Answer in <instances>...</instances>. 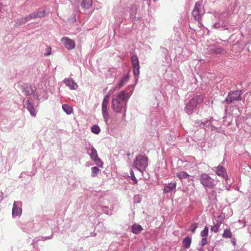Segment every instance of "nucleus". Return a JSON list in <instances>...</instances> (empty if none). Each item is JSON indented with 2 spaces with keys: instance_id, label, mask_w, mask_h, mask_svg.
Listing matches in <instances>:
<instances>
[{
  "instance_id": "f257e3e1",
  "label": "nucleus",
  "mask_w": 251,
  "mask_h": 251,
  "mask_svg": "<svg viewBox=\"0 0 251 251\" xmlns=\"http://www.w3.org/2000/svg\"><path fill=\"white\" fill-rule=\"evenodd\" d=\"M128 97L125 90H123L117 95L112 96V106L116 113H122V117H126V101Z\"/></svg>"
},
{
  "instance_id": "f03ea898",
  "label": "nucleus",
  "mask_w": 251,
  "mask_h": 251,
  "mask_svg": "<svg viewBox=\"0 0 251 251\" xmlns=\"http://www.w3.org/2000/svg\"><path fill=\"white\" fill-rule=\"evenodd\" d=\"M204 98V96L200 94L194 95L189 100H186L184 107L185 112L188 115H191L197 106L203 102Z\"/></svg>"
},
{
  "instance_id": "7ed1b4c3",
  "label": "nucleus",
  "mask_w": 251,
  "mask_h": 251,
  "mask_svg": "<svg viewBox=\"0 0 251 251\" xmlns=\"http://www.w3.org/2000/svg\"><path fill=\"white\" fill-rule=\"evenodd\" d=\"M148 165V158L147 156L139 154L135 157L133 162V166L141 172L145 170Z\"/></svg>"
},
{
  "instance_id": "20e7f679",
  "label": "nucleus",
  "mask_w": 251,
  "mask_h": 251,
  "mask_svg": "<svg viewBox=\"0 0 251 251\" xmlns=\"http://www.w3.org/2000/svg\"><path fill=\"white\" fill-rule=\"evenodd\" d=\"M87 153L90 156L91 159L94 161L95 164L99 167H103V163L98 157L97 150L93 145L89 144V147H86Z\"/></svg>"
},
{
  "instance_id": "39448f33",
  "label": "nucleus",
  "mask_w": 251,
  "mask_h": 251,
  "mask_svg": "<svg viewBox=\"0 0 251 251\" xmlns=\"http://www.w3.org/2000/svg\"><path fill=\"white\" fill-rule=\"evenodd\" d=\"M200 181L204 188H213L215 185V180L204 173L201 174Z\"/></svg>"
},
{
  "instance_id": "423d86ee",
  "label": "nucleus",
  "mask_w": 251,
  "mask_h": 251,
  "mask_svg": "<svg viewBox=\"0 0 251 251\" xmlns=\"http://www.w3.org/2000/svg\"><path fill=\"white\" fill-rule=\"evenodd\" d=\"M243 92L242 90H234L229 92L226 97L225 102L229 104L234 101H240L242 100L241 95Z\"/></svg>"
},
{
  "instance_id": "0eeeda50",
  "label": "nucleus",
  "mask_w": 251,
  "mask_h": 251,
  "mask_svg": "<svg viewBox=\"0 0 251 251\" xmlns=\"http://www.w3.org/2000/svg\"><path fill=\"white\" fill-rule=\"evenodd\" d=\"M131 62L133 68V74L135 79V83L138 81L140 67L139 65V61L137 55L134 54L131 56Z\"/></svg>"
},
{
  "instance_id": "6e6552de",
  "label": "nucleus",
  "mask_w": 251,
  "mask_h": 251,
  "mask_svg": "<svg viewBox=\"0 0 251 251\" xmlns=\"http://www.w3.org/2000/svg\"><path fill=\"white\" fill-rule=\"evenodd\" d=\"M23 104L24 107L28 110L30 115L32 117H35L37 113V107L38 104L35 106L31 101L29 98H27V99L24 98L23 100Z\"/></svg>"
},
{
  "instance_id": "1a4fd4ad",
  "label": "nucleus",
  "mask_w": 251,
  "mask_h": 251,
  "mask_svg": "<svg viewBox=\"0 0 251 251\" xmlns=\"http://www.w3.org/2000/svg\"><path fill=\"white\" fill-rule=\"evenodd\" d=\"M203 8L201 3L200 1L196 2L194 8L192 11V14L194 19L196 21H199L201 19V15L203 14Z\"/></svg>"
},
{
  "instance_id": "9d476101",
  "label": "nucleus",
  "mask_w": 251,
  "mask_h": 251,
  "mask_svg": "<svg viewBox=\"0 0 251 251\" xmlns=\"http://www.w3.org/2000/svg\"><path fill=\"white\" fill-rule=\"evenodd\" d=\"M21 229L24 232L29 233L38 230L39 227L38 224H34L32 222H28L25 225H22Z\"/></svg>"
},
{
  "instance_id": "9b49d317",
  "label": "nucleus",
  "mask_w": 251,
  "mask_h": 251,
  "mask_svg": "<svg viewBox=\"0 0 251 251\" xmlns=\"http://www.w3.org/2000/svg\"><path fill=\"white\" fill-rule=\"evenodd\" d=\"M211 123L212 122L210 120H208L206 118L202 120H196L194 122V126L200 128L213 127Z\"/></svg>"
},
{
  "instance_id": "f8f14e48",
  "label": "nucleus",
  "mask_w": 251,
  "mask_h": 251,
  "mask_svg": "<svg viewBox=\"0 0 251 251\" xmlns=\"http://www.w3.org/2000/svg\"><path fill=\"white\" fill-rule=\"evenodd\" d=\"M22 202L20 201H14L12 208V215L14 217H20L22 214Z\"/></svg>"
},
{
  "instance_id": "ddd939ff",
  "label": "nucleus",
  "mask_w": 251,
  "mask_h": 251,
  "mask_svg": "<svg viewBox=\"0 0 251 251\" xmlns=\"http://www.w3.org/2000/svg\"><path fill=\"white\" fill-rule=\"evenodd\" d=\"M63 82L67 87H69L70 90H75L78 87L77 84L72 77L65 78L63 80Z\"/></svg>"
},
{
  "instance_id": "4468645a",
  "label": "nucleus",
  "mask_w": 251,
  "mask_h": 251,
  "mask_svg": "<svg viewBox=\"0 0 251 251\" xmlns=\"http://www.w3.org/2000/svg\"><path fill=\"white\" fill-rule=\"evenodd\" d=\"M216 174L219 176L224 178L226 182L228 183V177L227 175L226 169L222 166L219 165L216 167Z\"/></svg>"
},
{
  "instance_id": "2eb2a0df",
  "label": "nucleus",
  "mask_w": 251,
  "mask_h": 251,
  "mask_svg": "<svg viewBox=\"0 0 251 251\" xmlns=\"http://www.w3.org/2000/svg\"><path fill=\"white\" fill-rule=\"evenodd\" d=\"M228 23L229 22L227 20H221L219 19V21L214 24L212 26L215 29L223 28L224 30H228Z\"/></svg>"
},
{
  "instance_id": "dca6fc26",
  "label": "nucleus",
  "mask_w": 251,
  "mask_h": 251,
  "mask_svg": "<svg viewBox=\"0 0 251 251\" xmlns=\"http://www.w3.org/2000/svg\"><path fill=\"white\" fill-rule=\"evenodd\" d=\"M61 41L63 43L65 47L68 50H72L75 47V41L67 37H63Z\"/></svg>"
},
{
  "instance_id": "f3484780",
  "label": "nucleus",
  "mask_w": 251,
  "mask_h": 251,
  "mask_svg": "<svg viewBox=\"0 0 251 251\" xmlns=\"http://www.w3.org/2000/svg\"><path fill=\"white\" fill-rule=\"evenodd\" d=\"M176 187V182H172L164 184V187L163 190V193L167 194L169 193L175 191Z\"/></svg>"
},
{
  "instance_id": "a211bd4d",
  "label": "nucleus",
  "mask_w": 251,
  "mask_h": 251,
  "mask_svg": "<svg viewBox=\"0 0 251 251\" xmlns=\"http://www.w3.org/2000/svg\"><path fill=\"white\" fill-rule=\"evenodd\" d=\"M21 89L22 90L23 92L26 96H30L32 94V93H33V88L31 85H29L27 84H24V85H22Z\"/></svg>"
},
{
  "instance_id": "6ab92c4d",
  "label": "nucleus",
  "mask_w": 251,
  "mask_h": 251,
  "mask_svg": "<svg viewBox=\"0 0 251 251\" xmlns=\"http://www.w3.org/2000/svg\"><path fill=\"white\" fill-rule=\"evenodd\" d=\"M54 221L52 218H49L47 216H44L40 221V224L44 226H50L53 225Z\"/></svg>"
},
{
  "instance_id": "aec40b11",
  "label": "nucleus",
  "mask_w": 251,
  "mask_h": 251,
  "mask_svg": "<svg viewBox=\"0 0 251 251\" xmlns=\"http://www.w3.org/2000/svg\"><path fill=\"white\" fill-rule=\"evenodd\" d=\"M208 196L210 202L212 204H214L216 203V202L217 201V192L215 190H213L211 192L209 193Z\"/></svg>"
},
{
  "instance_id": "412c9836",
  "label": "nucleus",
  "mask_w": 251,
  "mask_h": 251,
  "mask_svg": "<svg viewBox=\"0 0 251 251\" xmlns=\"http://www.w3.org/2000/svg\"><path fill=\"white\" fill-rule=\"evenodd\" d=\"M129 80V74L127 73L126 74L123 75L120 80V82L118 84V89H120L124 85H125Z\"/></svg>"
},
{
  "instance_id": "4be33fe9",
  "label": "nucleus",
  "mask_w": 251,
  "mask_h": 251,
  "mask_svg": "<svg viewBox=\"0 0 251 251\" xmlns=\"http://www.w3.org/2000/svg\"><path fill=\"white\" fill-rule=\"evenodd\" d=\"M142 230V226L137 224H134L131 227V232L135 234H138Z\"/></svg>"
},
{
  "instance_id": "5701e85b",
  "label": "nucleus",
  "mask_w": 251,
  "mask_h": 251,
  "mask_svg": "<svg viewBox=\"0 0 251 251\" xmlns=\"http://www.w3.org/2000/svg\"><path fill=\"white\" fill-rule=\"evenodd\" d=\"M137 9L138 8L136 5L132 4L131 5L129 11V17L131 19L136 18L135 15L136 14Z\"/></svg>"
},
{
  "instance_id": "b1692460",
  "label": "nucleus",
  "mask_w": 251,
  "mask_h": 251,
  "mask_svg": "<svg viewBox=\"0 0 251 251\" xmlns=\"http://www.w3.org/2000/svg\"><path fill=\"white\" fill-rule=\"evenodd\" d=\"M192 242V238L190 237L187 236L185 237L182 240V244L183 245L185 249H188L190 248L191 246V244Z\"/></svg>"
},
{
  "instance_id": "393cba45",
  "label": "nucleus",
  "mask_w": 251,
  "mask_h": 251,
  "mask_svg": "<svg viewBox=\"0 0 251 251\" xmlns=\"http://www.w3.org/2000/svg\"><path fill=\"white\" fill-rule=\"evenodd\" d=\"M92 4V0H82L81 6L83 9H88L90 8Z\"/></svg>"
},
{
  "instance_id": "a878e982",
  "label": "nucleus",
  "mask_w": 251,
  "mask_h": 251,
  "mask_svg": "<svg viewBox=\"0 0 251 251\" xmlns=\"http://www.w3.org/2000/svg\"><path fill=\"white\" fill-rule=\"evenodd\" d=\"M63 111L67 114L70 115L73 112V108L68 104H63L62 106Z\"/></svg>"
},
{
  "instance_id": "bb28decb",
  "label": "nucleus",
  "mask_w": 251,
  "mask_h": 251,
  "mask_svg": "<svg viewBox=\"0 0 251 251\" xmlns=\"http://www.w3.org/2000/svg\"><path fill=\"white\" fill-rule=\"evenodd\" d=\"M222 237L224 238H232V234L230 228H226L224 230Z\"/></svg>"
},
{
  "instance_id": "cd10ccee",
  "label": "nucleus",
  "mask_w": 251,
  "mask_h": 251,
  "mask_svg": "<svg viewBox=\"0 0 251 251\" xmlns=\"http://www.w3.org/2000/svg\"><path fill=\"white\" fill-rule=\"evenodd\" d=\"M33 15V17L34 19L37 18H43L46 15V11L45 10H41V11H38L36 12H33L32 13Z\"/></svg>"
},
{
  "instance_id": "c85d7f7f",
  "label": "nucleus",
  "mask_w": 251,
  "mask_h": 251,
  "mask_svg": "<svg viewBox=\"0 0 251 251\" xmlns=\"http://www.w3.org/2000/svg\"><path fill=\"white\" fill-rule=\"evenodd\" d=\"M176 176L180 179L189 178V175L186 172L181 171L176 174Z\"/></svg>"
},
{
  "instance_id": "c756f323",
  "label": "nucleus",
  "mask_w": 251,
  "mask_h": 251,
  "mask_svg": "<svg viewBox=\"0 0 251 251\" xmlns=\"http://www.w3.org/2000/svg\"><path fill=\"white\" fill-rule=\"evenodd\" d=\"M229 16L230 12L228 10H226L221 12L219 19L221 20H226V18H227Z\"/></svg>"
},
{
  "instance_id": "7c9ffc66",
  "label": "nucleus",
  "mask_w": 251,
  "mask_h": 251,
  "mask_svg": "<svg viewBox=\"0 0 251 251\" xmlns=\"http://www.w3.org/2000/svg\"><path fill=\"white\" fill-rule=\"evenodd\" d=\"M211 50L212 52L215 54H222L224 51V49L221 47H215Z\"/></svg>"
},
{
  "instance_id": "2f4dec72",
  "label": "nucleus",
  "mask_w": 251,
  "mask_h": 251,
  "mask_svg": "<svg viewBox=\"0 0 251 251\" xmlns=\"http://www.w3.org/2000/svg\"><path fill=\"white\" fill-rule=\"evenodd\" d=\"M100 131V127L97 125H94L91 126V132L92 133L98 134Z\"/></svg>"
},
{
  "instance_id": "473e14b6",
  "label": "nucleus",
  "mask_w": 251,
  "mask_h": 251,
  "mask_svg": "<svg viewBox=\"0 0 251 251\" xmlns=\"http://www.w3.org/2000/svg\"><path fill=\"white\" fill-rule=\"evenodd\" d=\"M99 166H95L91 168L92 171V176L96 177L98 175V173L100 172V169L98 168Z\"/></svg>"
},
{
  "instance_id": "72a5a7b5",
  "label": "nucleus",
  "mask_w": 251,
  "mask_h": 251,
  "mask_svg": "<svg viewBox=\"0 0 251 251\" xmlns=\"http://www.w3.org/2000/svg\"><path fill=\"white\" fill-rule=\"evenodd\" d=\"M208 227L205 226L201 232L200 235L202 237H205L207 236L208 234Z\"/></svg>"
},
{
  "instance_id": "f704fd0d",
  "label": "nucleus",
  "mask_w": 251,
  "mask_h": 251,
  "mask_svg": "<svg viewBox=\"0 0 251 251\" xmlns=\"http://www.w3.org/2000/svg\"><path fill=\"white\" fill-rule=\"evenodd\" d=\"M101 210L103 211V212L107 215H111V211L110 209H109V207L108 206H102L101 207Z\"/></svg>"
},
{
  "instance_id": "c9c22d12",
  "label": "nucleus",
  "mask_w": 251,
  "mask_h": 251,
  "mask_svg": "<svg viewBox=\"0 0 251 251\" xmlns=\"http://www.w3.org/2000/svg\"><path fill=\"white\" fill-rule=\"evenodd\" d=\"M220 227V224L217 223L216 225H214L213 226H211V230L212 232H214L215 233H217L219 231Z\"/></svg>"
},
{
  "instance_id": "e433bc0d",
  "label": "nucleus",
  "mask_w": 251,
  "mask_h": 251,
  "mask_svg": "<svg viewBox=\"0 0 251 251\" xmlns=\"http://www.w3.org/2000/svg\"><path fill=\"white\" fill-rule=\"evenodd\" d=\"M244 121V117H236L235 123L237 127H240V124Z\"/></svg>"
},
{
  "instance_id": "4c0bfd02",
  "label": "nucleus",
  "mask_w": 251,
  "mask_h": 251,
  "mask_svg": "<svg viewBox=\"0 0 251 251\" xmlns=\"http://www.w3.org/2000/svg\"><path fill=\"white\" fill-rule=\"evenodd\" d=\"M130 175L131 179L134 182L135 184H137L138 182L137 179L135 176L134 172L132 170H130Z\"/></svg>"
},
{
  "instance_id": "58836bf2",
  "label": "nucleus",
  "mask_w": 251,
  "mask_h": 251,
  "mask_svg": "<svg viewBox=\"0 0 251 251\" xmlns=\"http://www.w3.org/2000/svg\"><path fill=\"white\" fill-rule=\"evenodd\" d=\"M198 227V224L193 223L189 227V230L192 231L193 233H195L196 229Z\"/></svg>"
},
{
  "instance_id": "ea45409f",
  "label": "nucleus",
  "mask_w": 251,
  "mask_h": 251,
  "mask_svg": "<svg viewBox=\"0 0 251 251\" xmlns=\"http://www.w3.org/2000/svg\"><path fill=\"white\" fill-rule=\"evenodd\" d=\"M23 19H24V20L25 23H26L27 22L30 20L31 19H34V18L33 17V13H31V14L25 16L24 18H23Z\"/></svg>"
},
{
  "instance_id": "a19ab883",
  "label": "nucleus",
  "mask_w": 251,
  "mask_h": 251,
  "mask_svg": "<svg viewBox=\"0 0 251 251\" xmlns=\"http://www.w3.org/2000/svg\"><path fill=\"white\" fill-rule=\"evenodd\" d=\"M102 116L103 117L105 122L106 123V124H107L108 121L111 117L110 115L109 114V113H106V114H102Z\"/></svg>"
},
{
  "instance_id": "79ce46f5",
  "label": "nucleus",
  "mask_w": 251,
  "mask_h": 251,
  "mask_svg": "<svg viewBox=\"0 0 251 251\" xmlns=\"http://www.w3.org/2000/svg\"><path fill=\"white\" fill-rule=\"evenodd\" d=\"M51 49L50 47H47L46 49L45 52L44 53L45 55L48 56L51 54Z\"/></svg>"
},
{
  "instance_id": "37998d69",
  "label": "nucleus",
  "mask_w": 251,
  "mask_h": 251,
  "mask_svg": "<svg viewBox=\"0 0 251 251\" xmlns=\"http://www.w3.org/2000/svg\"><path fill=\"white\" fill-rule=\"evenodd\" d=\"M31 95H33V98L39 101L40 100V98H39L40 95L38 93H36L35 91H34L33 90V93H32Z\"/></svg>"
},
{
  "instance_id": "c03bdc74",
  "label": "nucleus",
  "mask_w": 251,
  "mask_h": 251,
  "mask_svg": "<svg viewBox=\"0 0 251 251\" xmlns=\"http://www.w3.org/2000/svg\"><path fill=\"white\" fill-rule=\"evenodd\" d=\"M207 243V239L205 237H202V238L201 240L200 245L201 246L203 247L205 246Z\"/></svg>"
},
{
  "instance_id": "a18cd8bd",
  "label": "nucleus",
  "mask_w": 251,
  "mask_h": 251,
  "mask_svg": "<svg viewBox=\"0 0 251 251\" xmlns=\"http://www.w3.org/2000/svg\"><path fill=\"white\" fill-rule=\"evenodd\" d=\"M124 19H126V17L124 15H121V17L119 18V19L116 18V20L117 21V24H118L120 25L122 23L123 20Z\"/></svg>"
},
{
  "instance_id": "49530a36",
  "label": "nucleus",
  "mask_w": 251,
  "mask_h": 251,
  "mask_svg": "<svg viewBox=\"0 0 251 251\" xmlns=\"http://www.w3.org/2000/svg\"><path fill=\"white\" fill-rule=\"evenodd\" d=\"M102 114L108 113V106H102Z\"/></svg>"
},
{
  "instance_id": "de8ad7c7",
  "label": "nucleus",
  "mask_w": 251,
  "mask_h": 251,
  "mask_svg": "<svg viewBox=\"0 0 251 251\" xmlns=\"http://www.w3.org/2000/svg\"><path fill=\"white\" fill-rule=\"evenodd\" d=\"M113 91H114V90H113V89L110 90L109 92L105 96L103 99L108 100L110 94H112Z\"/></svg>"
},
{
  "instance_id": "09e8293b",
  "label": "nucleus",
  "mask_w": 251,
  "mask_h": 251,
  "mask_svg": "<svg viewBox=\"0 0 251 251\" xmlns=\"http://www.w3.org/2000/svg\"><path fill=\"white\" fill-rule=\"evenodd\" d=\"M108 102H109V100L103 99V101L102 102L101 106H108Z\"/></svg>"
},
{
  "instance_id": "8fccbe9b",
  "label": "nucleus",
  "mask_w": 251,
  "mask_h": 251,
  "mask_svg": "<svg viewBox=\"0 0 251 251\" xmlns=\"http://www.w3.org/2000/svg\"><path fill=\"white\" fill-rule=\"evenodd\" d=\"M17 21L18 22V23H19L20 25L25 24V21H24V20L23 18H22L21 19H18Z\"/></svg>"
},
{
  "instance_id": "3c124183",
  "label": "nucleus",
  "mask_w": 251,
  "mask_h": 251,
  "mask_svg": "<svg viewBox=\"0 0 251 251\" xmlns=\"http://www.w3.org/2000/svg\"><path fill=\"white\" fill-rule=\"evenodd\" d=\"M231 242L233 246H235L236 245V240L235 238L232 237V240H231Z\"/></svg>"
},
{
  "instance_id": "603ef678",
  "label": "nucleus",
  "mask_w": 251,
  "mask_h": 251,
  "mask_svg": "<svg viewBox=\"0 0 251 251\" xmlns=\"http://www.w3.org/2000/svg\"><path fill=\"white\" fill-rule=\"evenodd\" d=\"M3 199V193L2 192H0V201H2Z\"/></svg>"
},
{
  "instance_id": "864d4df0",
  "label": "nucleus",
  "mask_w": 251,
  "mask_h": 251,
  "mask_svg": "<svg viewBox=\"0 0 251 251\" xmlns=\"http://www.w3.org/2000/svg\"><path fill=\"white\" fill-rule=\"evenodd\" d=\"M20 26L19 23H18V22L17 21H16L15 24H14V27H17L18 26Z\"/></svg>"
},
{
  "instance_id": "5fc2aeb1",
  "label": "nucleus",
  "mask_w": 251,
  "mask_h": 251,
  "mask_svg": "<svg viewBox=\"0 0 251 251\" xmlns=\"http://www.w3.org/2000/svg\"><path fill=\"white\" fill-rule=\"evenodd\" d=\"M135 21H139L141 19V17H136V18H133Z\"/></svg>"
},
{
  "instance_id": "6e6d98bb",
  "label": "nucleus",
  "mask_w": 251,
  "mask_h": 251,
  "mask_svg": "<svg viewBox=\"0 0 251 251\" xmlns=\"http://www.w3.org/2000/svg\"><path fill=\"white\" fill-rule=\"evenodd\" d=\"M24 174H25V173L22 172V173L21 174V175H20V177H23V175H24Z\"/></svg>"
},
{
  "instance_id": "4d7b16f0",
  "label": "nucleus",
  "mask_w": 251,
  "mask_h": 251,
  "mask_svg": "<svg viewBox=\"0 0 251 251\" xmlns=\"http://www.w3.org/2000/svg\"><path fill=\"white\" fill-rule=\"evenodd\" d=\"M75 20H75V17L74 16V17H73V18L72 19V22H75Z\"/></svg>"
},
{
  "instance_id": "13d9d810",
  "label": "nucleus",
  "mask_w": 251,
  "mask_h": 251,
  "mask_svg": "<svg viewBox=\"0 0 251 251\" xmlns=\"http://www.w3.org/2000/svg\"><path fill=\"white\" fill-rule=\"evenodd\" d=\"M198 251H203V248H201L198 250Z\"/></svg>"
},
{
  "instance_id": "bf43d9fd",
  "label": "nucleus",
  "mask_w": 251,
  "mask_h": 251,
  "mask_svg": "<svg viewBox=\"0 0 251 251\" xmlns=\"http://www.w3.org/2000/svg\"><path fill=\"white\" fill-rule=\"evenodd\" d=\"M215 251H221L220 250H219L218 249H216Z\"/></svg>"
},
{
  "instance_id": "052dcab7",
  "label": "nucleus",
  "mask_w": 251,
  "mask_h": 251,
  "mask_svg": "<svg viewBox=\"0 0 251 251\" xmlns=\"http://www.w3.org/2000/svg\"><path fill=\"white\" fill-rule=\"evenodd\" d=\"M136 202H137V203H139V202H140V200H139V201H136Z\"/></svg>"
},
{
  "instance_id": "680f3d73",
  "label": "nucleus",
  "mask_w": 251,
  "mask_h": 251,
  "mask_svg": "<svg viewBox=\"0 0 251 251\" xmlns=\"http://www.w3.org/2000/svg\"><path fill=\"white\" fill-rule=\"evenodd\" d=\"M152 117H153V114H151V118H152Z\"/></svg>"
},
{
  "instance_id": "e2e57ef3",
  "label": "nucleus",
  "mask_w": 251,
  "mask_h": 251,
  "mask_svg": "<svg viewBox=\"0 0 251 251\" xmlns=\"http://www.w3.org/2000/svg\"><path fill=\"white\" fill-rule=\"evenodd\" d=\"M226 189H227V190H229V187H226Z\"/></svg>"
},
{
  "instance_id": "0e129e2a",
  "label": "nucleus",
  "mask_w": 251,
  "mask_h": 251,
  "mask_svg": "<svg viewBox=\"0 0 251 251\" xmlns=\"http://www.w3.org/2000/svg\"><path fill=\"white\" fill-rule=\"evenodd\" d=\"M154 0V1H157V0Z\"/></svg>"
}]
</instances>
